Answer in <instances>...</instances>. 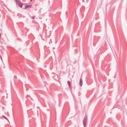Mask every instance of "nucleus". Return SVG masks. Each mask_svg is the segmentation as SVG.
<instances>
[{"mask_svg":"<svg viewBox=\"0 0 127 127\" xmlns=\"http://www.w3.org/2000/svg\"><path fill=\"white\" fill-rule=\"evenodd\" d=\"M32 0H30L31 1H32Z\"/></svg>","mask_w":127,"mask_h":127,"instance_id":"f8f14e48","label":"nucleus"},{"mask_svg":"<svg viewBox=\"0 0 127 127\" xmlns=\"http://www.w3.org/2000/svg\"><path fill=\"white\" fill-rule=\"evenodd\" d=\"M79 84L80 86L81 87L82 85V79H80V80Z\"/></svg>","mask_w":127,"mask_h":127,"instance_id":"7ed1b4c3","label":"nucleus"},{"mask_svg":"<svg viewBox=\"0 0 127 127\" xmlns=\"http://www.w3.org/2000/svg\"><path fill=\"white\" fill-rule=\"evenodd\" d=\"M31 6V5H27L26 6V7H25V8H30Z\"/></svg>","mask_w":127,"mask_h":127,"instance_id":"39448f33","label":"nucleus"},{"mask_svg":"<svg viewBox=\"0 0 127 127\" xmlns=\"http://www.w3.org/2000/svg\"><path fill=\"white\" fill-rule=\"evenodd\" d=\"M14 77H15V78H17V76H16V75H15V76H14Z\"/></svg>","mask_w":127,"mask_h":127,"instance_id":"0eeeda50","label":"nucleus"},{"mask_svg":"<svg viewBox=\"0 0 127 127\" xmlns=\"http://www.w3.org/2000/svg\"><path fill=\"white\" fill-rule=\"evenodd\" d=\"M16 2L17 3L18 0L19 1V0H15Z\"/></svg>","mask_w":127,"mask_h":127,"instance_id":"423d86ee","label":"nucleus"},{"mask_svg":"<svg viewBox=\"0 0 127 127\" xmlns=\"http://www.w3.org/2000/svg\"><path fill=\"white\" fill-rule=\"evenodd\" d=\"M34 17H32V19H34Z\"/></svg>","mask_w":127,"mask_h":127,"instance_id":"1a4fd4ad","label":"nucleus"},{"mask_svg":"<svg viewBox=\"0 0 127 127\" xmlns=\"http://www.w3.org/2000/svg\"><path fill=\"white\" fill-rule=\"evenodd\" d=\"M88 122L87 116H85L83 121V124L84 127H86L87 125Z\"/></svg>","mask_w":127,"mask_h":127,"instance_id":"f257e3e1","label":"nucleus"},{"mask_svg":"<svg viewBox=\"0 0 127 127\" xmlns=\"http://www.w3.org/2000/svg\"><path fill=\"white\" fill-rule=\"evenodd\" d=\"M0 58H1V60H2V58H1V56H0Z\"/></svg>","mask_w":127,"mask_h":127,"instance_id":"9b49d317","label":"nucleus"},{"mask_svg":"<svg viewBox=\"0 0 127 127\" xmlns=\"http://www.w3.org/2000/svg\"><path fill=\"white\" fill-rule=\"evenodd\" d=\"M18 3L19 5L21 7H22L23 5V4L21 3H20L19 1H18L17 3Z\"/></svg>","mask_w":127,"mask_h":127,"instance_id":"f03ea898","label":"nucleus"},{"mask_svg":"<svg viewBox=\"0 0 127 127\" xmlns=\"http://www.w3.org/2000/svg\"><path fill=\"white\" fill-rule=\"evenodd\" d=\"M1 37V34L0 33V37Z\"/></svg>","mask_w":127,"mask_h":127,"instance_id":"9d476101","label":"nucleus"},{"mask_svg":"<svg viewBox=\"0 0 127 127\" xmlns=\"http://www.w3.org/2000/svg\"><path fill=\"white\" fill-rule=\"evenodd\" d=\"M67 84L68 85V86L70 87V81H67Z\"/></svg>","mask_w":127,"mask_h":127,"instance_id":"20e7f679","label":"nucleus"},{"mask_svg":"<svg viewBox=\"0 0 127 127\" xmlns=\"http://www.w3.org/2000/svg\"><path fill=\"white\" fill-rule=\"evenodd\" d=\"M3 117L4 118L6 119L5 117L4 116H3Z\"/></svg>","mask_w":127,"mask_h":127,"instance_id":"6e6552de","label":"nucleus"}]
</instances>
